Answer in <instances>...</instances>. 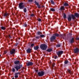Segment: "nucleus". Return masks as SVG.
I'll return each mask as SVG.
<instances>
[{"instance_id":"nucleus-32","label":"nucleus","mask_w":79,"mask_h":79,"mask_svg":"<svg viewBox=\"0 0 79 79\" xmlns=\"http://www.w3.org/2000/svg\"><path fill=\"white\" fill-rule=\"evenodd\" d=\"M51 3L52 4H54V2H53V0H51Z\"/></svg>"},{"instance_id":"nucleus-35","label":"nucleus","mask_w":79,"mask_h":79,"mask_svg":"<svg viewBox=\"0 0 79 79\" xmlns=\"http://www.w3.org/2000/svg\"><path fill=\"white\" fill-rule=\"evenodd\" d=\"M40 36H36L35 37L36 39H39V38H40Z\"/></svg>"},{"instance_id":"nucleus-26","label":"nucleus","mask_w":79,"mask_h":79,"mask_svg":"<svg viewBox=\"0 0 79 79\" xmlns=\"http://www.w3.org/2000/svg\"><path fill=\"white\" fill-rule=\"evenodd\" d=\"M51 11H55V9H53V8H51L50 9Z\"/></svg>"},{"instance_id":"nucleus-14","label":"nucleus","mask_w":79,"mask_h":79,"mask_svg":"<svg viewBox=\"0 0 79 79\" xmlns=\"http://www.w3.org/2000/svg\"><path fill=\"white\" fill-rule=\"evenodd\" d=\"M14 63L15 64H19V60L15 61V62Z\"/></svg>"},{"instance_id":"nucleus-9","label":"nucleus","mask_w":79,"mask_h":79,"mask_svg":"<svg viewBox=\"0 0 79 79\" xmlns=\"http://www.w3.org/2000/svg\"><path fill=\"white\" fill-rule=\"evenodd\" d=\"M15 51H16V50L15 49H12V50L10 52V54L13 55V53H15Z\"/></svg>"},{"instance_id":"nucleus-38","label":"nucleus","mask_w":79,"mask_h":79,"mask_svg":"<svg viewBox=\"0 0 79 79\" xmlns=\"http://www.w3.org/2000/svg\"><path fill=\"white\" fill-rule=\"evenodd\" d=\"M37 20L38 21H41V19H38Z\"/></svg>"},{"instance_id":"nucleus-15","label":"nucleus","mask_w":79,"mask_h":79,"mask_svg":"<svg viewBox=\"0 0 79 79\" xmlns=\"http://www.w3.org/2000/svg\"><path fill=\"white\" fill-rule=\"evenodd\" d=\"M9 15V14L7 13H5L4 14V16H8Z\"/></svg>"},{"instance_id":"nucleus-22","label":"nucleus","mask_w":79,"mask_h":79,"mask_svg":"<svg viewBox=\"0 0 79 79\" xmlns=\"http://www.w3.org/2000/svg\"><path fill=\"white\" fill-rule=\"evenodd\" d=\"M23 11L24 13H26V11H27V10L26 9V8H24L23 9Z\"/></svg>"},{"instance_id":"nucleus-19","label":"nucleus","mask_w":79,"mask_h":79,"mask_svg":"<svg viewBox=\"0 0 79 79\" xmlns=\"http://www.w3.org/2000/svg\"><path fill=\"white\" fill-rule=\"evenodd\" d=\"M47 52H50L52 51V49H48L46 50Z\"/></svg>"},{"instance_id":"nucleus-43","label":"nucleus","mask_w":79,"mask_h":79,"mask_svg":"<svg viewBox=\"0 0 79 79\" xmlns=\"http://www.w3.org/2000/svg\"><path fill=\"white\" fill-rule=\"evenodd\" d=\"M8 37L9 38H11V36H10V35H9Z\"/></svg>"},{"instance_id":"nucleus-10","label":"nucleus","mask_w":79,"mask_h":79,"mask_svg":"<svg viewBox=\"0 0 79 79\" xmlns=\"http://www.w3.org/2000/svg\"><path fill=\"white\" fill-rule=\"evenodd\" d=\"M56 37L55 36H52L50 38V40L51 42H53V40H54L55 39Z\"/></svg>"},{"instance_id":"nucleus-49","label":"nucleus","mask_w":79,"mask_h":79,"mask_svg":"<svg viewBox=\"0 0 79 79\" xmlns=\"http://www.w3.org/2000/svg\"><path fill=\"white\" fill-rule=\"evenodd\" d=\"M44 6H42V8H44Z\"/></svg>"},{"instance_id":"nucleus-13","label":"nucleus","mask_w":79,"mask_h":79,"mask_svg":"<svg viewBox=\"0 0 79 79\" xmlns=\"http://www.w3.org/2000/svg\"><path fill=\"white\" fill-rule=\"evenodd\" d=\"M74 16H75V17L76 16L77 18H78L79 17V14L77 13H75Z\"/></svg>"},{"instance_id":"nucleus-3","label":"nucleus","mask_w":79,"mask_h":79,"mask_svg":"<svg viewBox=\"0 0 79 79\" xmlns=\"http://www.w3.org/2000/svg\"><path fill=\"white\" fill-rule=\"evenodd\" d=\"M19 7L20 9H23L24 8V5H23V3L21 2L19 4Z\"/></svg>"},{"instance_id":"nucleus-25","label":"nucleus","mask_w":79,"mask_h":79,"mask_svg":"<svg viewBox=\"0 0 79 79\" xmlns=\"http://www.w3.org/2000/svg\"><path fill=\"white\" fill-rule=\"evenodd\" d=\"M64 6H68V4L65 3L64 4Z\"/></svg>"},{"instance_id":"nucleus-27","label":"nucleus","mask_w":79,"mask_h":79,"mask_svg":"<svg viewBox=\"0 0 79 79\" xmlns=\"http://www.w3.org/2000/svg\"><path fill=\"white\" fill-rule=\"evenodd\" d=\"M40 37H45V35H40Z\"/></svg>"},{"instance_id":"nucleus-16","label":"nucleus","mask_w":79,"mask_h":79,"mask_svg":"<svg viewBox=\"0 0 79 79\" xmlns=\"http://www.w3.org/2000/svg\"><path fill=\"white\" fill-rule=\"evenodd\" d=\"M74 39L73 38L71 40H70V42L71 44H73L74 42Z\"/></svg>"},{"instance_id":"nucleus-11","label":"nucleus","mask_w":79,"mask_h":79,"mask_svg":"<svg viewBox=\"0 0 79 79\" xmlns=\"http://www.w3.org/2000/svg\"><path fill=\"white\" fill-rule=\"evenodd\" d=\"M35 4H36V5H37L38 8H40V5H39V3L36 2H35Z\"/></svg>"},{"instance_id":"nucleus-52","label":"nucleus","mask_w":79,"mask_h":79,"mask_svg":"<svg viewBox=\"0 0 79 79\" xmlns=\"http://www.w3.org/2000/svg\"><path fill=\"white\" fill-rule=\"evenodd\" d=\"M13 29H15V28H14Z\"/></svg>"},{"instance_id":"nucleus-8","label":"nucleus","mask_w":79,"mask_h":79,"mask_svg":"<svg viewBox=\"0 0 79 79\" xmlns=\"http://www.w3.org/2000/svg\"><path fill=\"white\" fill-rule=\"evenodd\" d=\"M79 52V48H77L74 49V52L75 53H77Z\"/></svg>"},{"instance_id":"nucleus-50","label":"nucleus","mask_w":79,"mask_h":79,"mask_svg":"<svg viewBox=\"0 0 79 79\" xmlns=\"http://www.w3.org/2000/svg\"><path fill=\"white\" fill-rule=\"evenodd\" d=\"M61 36H63V35H61Z\"/></svg>"},{"instance_id":"nucleus-5","label":"nucleus","mask_w":79,"mask_h":79,"mask_svg":"<svg viewBox=\"0 0 79 79\" xmlns=\"http://www.w3.org/2000/svg\"><path fill=\"white\" fill-rule=\"evenodd\" d=\"M63 53V51H59L56 52V54L58 55V57H60L62 54Z\"/></svg>"},{"instance_id":"nucleus-40","label":"nucleus","mask_w":79,"mask_h":79,"mask_svg":"<svg viewBox=\"0 0 79 79\" xmlns=\"http://www.w3.org/2000/svg\"><path fill=\"white\" fill-rule=\"evenodd\" d=\"M34 44H31V47H34Z\"/></svg>"},{"instance_id":"nucleus-36","label":"nucleus","mask_w":79,"mask_h":79,"mask_svg":"<svg viewBox=\"0 0 79 79\" xmlns=\"http://www.w3.org/2000/svg\"><path fill=\"white\" fill-rule=\"evenodd\" d=\"M60 47V45L58 44L56 45V47Z\"/></svg>"},{"instance_id":"nucleus-23","label":"nucleus","mask_w":79,"mask_h":79,"mask_svg":"<svg viewBox=\"0 0 79 79\" xmlns=\"http://www.w3.org/2000/svg\"><path fill=\"white\" fill-rule=\"evenodd\" d=\"M55 36V37H58L59 36V34H55L54 35Z\"/></svg>"},{"instance_id":"nucleus-12","label":"nucleus","mask_w":79,"mask_h":79,"mask_svg":"<svg viewBox=\"0 0 79 79\" xmlns=\"http://www.w3.org/2000/svg\"><path fill=\"white\" fill-rule=\"evenodd\" d=\"M31 48H28L27 50V53H31Z\"/></svg>"},{"instance_id":"nucleus-24","label":"nucleus","mask_w":79,"mask_h":79,"mask_svg":"<svg viewBox=\"0 0 79 79\" xmlns=\"http://www.w3.org/2000/svg\"><path fill=\"white\" fill-rule=\"evenodd\" d=\"M63 18L64 19H66V14H64V15Z\"/></svg>"},{"instance_id":"nucleus-37","label":"nucleus","mask_w":79,"mask_h":79,"mask_svg":"<svg viewBox=\"0 0 79 79\" xmlns=\"http://www.w3.org/2000/svg\"><path fill=\"white\" fill-rule=\"evenodd\" d=\"M15 78H18V76L15 75Z\"/></svg>"},{"instance_id":"nucleus-4","label":"nucleus","mask_w":79,"mask_h":79,"mask_svg":"<svg viewBox=\"0 0 79 79\" xmlns=\"http://www.w3.org/2000/svg\"><path fill=\"white\" fill-rule=\"evenodd\" d=\"M38 75L40 77L43 76L44 75V72L43 71L39 72L38 73Z\"/></svg>"},{"instance_id":"nucleus-2","label":"nucleus","mask_w":79,"mask_h":79,"mask_svg":"<svg viewBox=\"0 0 79 79\" xmlns=\"http://www.w3.org/2000/svg\"><path fill=\"white\" fill-rule=\"evenodd\" d=\"M40 48L43 50H46L47 48V46L46 44H43L40 45Z\"/></svg>"},{"instance_id":"nucleus-51","label":"nucleus","mask_w":79,"mask_h":79,"mask_svg":"<svg viewBox=\"0 0 79 79\" xmlns=\"http://www.w3.org/2000/svg\"><path fill=\"white\" fill-rule=\"evenodd\" d=\"M1 56V55L0 54V57Z\"/></svg>"},{"instance_id":"nucleus-48","label":"nucleus","mask_w":79,"mask_h":79,"mask_svg":"<svg viewBox=\"0 0 79 79\" xmlns=\"http://www.w3.org/2000/svg\"><path fill=\"white\" fill-rule=\"evenodd\" d=\"M35 71L36 72H37L38 71V70H35Z\"/></svg>"},{"instance_id":"nucleus-39","label":"nucleus","mask_w":79,"mask_h":79,"mask_svg":"<svg viewBox=\"0 0 79 79\" xmlns=\"http://www.w3.org/2000/svg\"><path fill=\"white\" fill-rule=\"evenodd\" d=\"M28 1L29 2H32L33 1V0H28Z\"/></svg>"},{"instance_id":"nucleus-46","label":"nucleus","mask_w":79,"mask_h":79,"mask_svg":"<svg viewBox=\"0 0 79 79\" xmlns=\"http://www.w3.org/2000/svg\"><path fill=\"white\" fill-rule=\"evenodd\" d=\"M77 40H79V38H77Z\"/></svg>"},{"instance_id":"nucleus-30","label":"nucleus","mask_w":79,"mask_h":79,"mask_svg":"<svg viewBox=\"0 0 79 79\" xmlns=\"http://www.w3.org/2000/svg\"><path fill=\"white\" fill-rule=\"evenodd\" d=\"M53 58L55 59H56V58H58V57H57V56H53Z\"/></svg>"},{"instance_id":"nucleus-1","label":"nucleus","mask_w":79,"mask_h":79,"mask_svg":"<svg viewBox=\"0 0 79 79\" xmlns=\"http://www.w3.org/2000/svg\"><path fill=\"white\" fill-rule=\"evenodd\" d=\"M72 18L73 20H74V19H76V17H75V16L73 15H69L68 18V21L70 22V21H71V19Z\"/></svg>"},{"instance_id":"nucleus-18","label":"nucleus","mask_w":79,"mask_h":79,"mask_svg":"<svg viewBox=\"0 0 79 79\" xmlns=\"http://www.w3.org/2000/svg\"><path fill=\"white\" fill-rule=\"evenodd\" d=\"M64 10V6H61L60 7V10Z\"/></svg>"},{"instance_id":"nucleus-45","label":"nucleus","mask_w":79,"mask_h":79,"mask_svg":"<svg viewBox=\"0 0 79 79\" xmlns=\"http://www.w3.org/2000/svg\"><path fill=\"white\" fill-rule=\"evenodd\" d=\"M20 66V68H21H21H22V67H23V65H21Z\"/></svg>"},{"instance_id":"nucleus-41","label":"nucleus","mask_w":79,"mask_h":79,"mask_svg":"<svg viewBox=\"0 0 79 79\" xmlns=\"http://www.w3.org/2000/svg\"><path fill=\"white\" fill-rule=\"evenodd\" d=\"M31 16H34V14H31Z\"/></svg>"},{"instance_id":"nucleus-28","label":"nucleus","mask_w":79,"mask_h":79,"mask_svg":"<svg viewBox=\"0 0 79 79\" xmlns=\"http://www.w3.org/2000/svg\"><path fill=\"white\" fill-rule=\"evenodd\" d=\"M20 74V72H18L15 73V75H18V74Z\"/></svg>"},{"instance_id":"nucleus-33","label":"nucleus","mask_w":79,"mask_h":79,"mask_svg":"<svg viewBox=\"0 0 79 79\" xmlns=\"http://www.w3.org/2000/svg\"><path fill=\"white\" fill-rule=\"evenodd\" d=\"M68 63V60L65 61H64L65 64H67V63Z\"/></svg>"},{"instance_id":"nucleus-29","label":"nucleus","mask_w":79,"mask_h":79,"mask_svg":"<svg viewBox=\"0 0 79 79\" xmlns=\"http://www.w3.org/2000/svg\"><path fill=\"white\" fill-rule=\"evenodd\" d=\"M12 71L13 73L15 72V68H12Z\"/></svg>"},{"instance_id":"nucleus-17","label":"nucleus","mask_w":79,"mask_h":79,"mask_svg":"<svg viewBox=\"0 0 79 79\" xmlns=\"http://www.w3.org/2000/svg\"><path fill=\"white\" fill-rule=\"evenodd\" d=\"M39 49V46H35L34 47V49L35 50H38Z\"/></svg>"},{"instance_id":"nucleus-42","label":"nucleus","mask_w":79,"mask_h":79,"mask_svg":"<svg viewBox=\"0 0 79 79\" xmlns=\"http://www.w3.org/2000/svg\"><path fill=\"white\" fill-rule=\"evenodd\" d=\"M18 45V43H17L16 44H15V47H16V46H17Z\"/></svg>"},{"instance_id":"nucleus-20","label":"nucleus","mask_w":79,"mask_h":79,"mask_svg":"<svg viewBox=\"0 0 79 79\" xmlns=\"http://www.w3.org/2000/svg\"><path fill=\"white\" fill-rule=\"evenodd\" d=\"M37 34H38V35H41V34H42V33L41 32L38 31L37 32Z\"/></svg>"},{"instance_id":"nucleus-21","label":"nucleus","mask_w":79,"mask_h":79,"mask_svg":"<svg viewBox=\"0 0 79 79\" xmlns=\"http://www.w3.org/2000/svg\"><path fill=\"white\" fill-rule=\"evenodd\" d=\"M1 28L2 30H5L6 29V27H1Z\"/></svg>"},{"instance_id":"nucleus-31","label":"nucleus","mask_w":79,"mask_h":79,"mask_svg":"<svg viewBox=\"0 0 79 79\" xmlns=\"http://www.w3.org/2000/svg\"><path fill=\"white\" fill-rule=\"evenodd\" d=\"M67 71H68V72L69 73V74H70V73H71V71L69 69H68Z\"/></svg>"},{"instance_id":"nucleus-44","label":"nucleus","mask_w":79,"mask_h":79,"mask_svg":"<svg viewBox=\"0 0 79 79\" xmlns=\"http://www.w3.org/2000/svg\"><path fill=\"white\" fill-rule=\"evenodd\" d=\"M55 63H53V64L52 66H55Z\"/></svg>"},{"instance_id":"nucleus-34","label":"nucleus","mask_w":79,"mask_h":79,"mask_svg":"<svg viewBox=\"0 0 79 79\" xmlns=\"http://www.w3.org/2000/svg\"><path fill=\"white\" fill-rule=\"evenodd\" d=\"M23 26H24V27H27V24L26 23L24 24V25H23Z\"/></svg>"},{"instance_id":"nucleus-7","label":"nucleus","mask_w":79,"mask_h":79,"mask_svg":"<svg viewBox=\"0 0 79 79\" xmlns=\"http://www.w3.org/2000/svg\"><path fill=\"white\" fill-rule=\"evenodd\" d=\"M27 66H32L33 65V63L32 62H28L27 63Z\"/></svg>"},{"instance_id":"nucleus-47","label":"nucleus","mask_w":79,"mask_h":79,"mask_svg":"<svg viewBox=\"0 0 79 79\" xmlns=\"http://www.w3.org/2000/svg\"><path fill=\"white\" fill-rule=\"evenodd\" d=\"M4 53L5 54H6V51H4Z\"/></svg>"},{"instance_id":"nucleus-6","label":"nucleus","mask_w":79,"mask_h":79,"mask_svg":"<svg viewBox=\"0 0 79 79\" xmlns=\"http://www.w3.org/2000/svg\"><path fill=\"white\" fill-rule=\"evenodd\" d=\"M15 68L16 69L17 71H18L19 69H21V67L18 65H16L15 66Z\"/></svg>"}]
</instances>
